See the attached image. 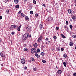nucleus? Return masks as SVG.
<instances>
[{"mask_svg":"<svg viewBox=\"0 0 76 76\" xmlns=\"http://www.w3.org/2000/svg\"><path fill=\"white\" fill-rule=\"evenodd\" d=\"M0 56L2 58H5V54L3 53L2 52H1L0 53Z\"/></svg>","mask_w":76,"mask_h":76,"instance_id":"nucleus-5","label":"nucleus"},{"mask_svg":"<svg viewBox=\"0 0 76 76\" xmlns=\"http://www.w3.org/2000/svg\"><path fill=\"white\" fill-rule=\"evenodd\" d=\"M23 50L24 51H28V49L27 48L24 49Z\"/></svg>","mask_w":76,"mask_h":76,"instance_id":"nucleus-33","label":"nucleus"},{"mask_svg":"<svg viewBox=\"0 0 76 76\" xmlns=\"http://www.w3.org/2000/svg\"><path fill=\"white\" fill-rule=\"evenodd\" d=\"M46 44H48V42H46Z\"/></svg>","mask_w":76,"mask_h":76,"instance_id":"nucleus-62","label":"nucleus"},{"mask_svg":"<svg viewBox=\"0 0 76 76\" xmlns=\"http://www.w3.org/2000/svg\"><path fill=\"white\" fill-rule=\"evenodd\" d=\"M34 71H36L37 70V68H34L33 69Z\"/></svg>","mask_w":76,"mask_h":76,"instance_id":"nucleus-39","label":"nucleus"},{"mask_svg":"<svg viewBox=\"0 0 76 76\" xmlns=\"http://www.w3.org/2000/svg\"><path fill=\"white\" fill-rule=\"evenodd\" d=\"M9 29H10V30H13V29H14V28H13V27H10L9 28Z\"/></svg>","mask_w":76,"mask_h":76,"instance_id":"nucleus-25","label":"nucleus"},{"mask_svg":"<svg viewBox=\"0 0 76 76\" xmlns=\"http://www.w3.org/2000/svg\"><path fill=\"white\" fill-rule=\"evenodd\" d=\"M31 53H32V54H34L35 53V51H36V49L35 48H33L31 49Z\"/></svg>","mask_w":76,"mask_h":76,"instance_id":"nucleus-6","label":"nucleus"},{"mask_svg":"<svg viewBox=\"0 0 76 76\" xmlns=\"http://www.w3.org/2000/svg\"><path fill=\"white\" fill-rule=\"evenodd\" d=\"M75 2H76V0H75Z\"/></svg>","mask_w":76,"mask_h":76,"instance_id":"nucleus-64","label":"nucleus"},{"mask_svg":"<svg viewBox=\"0 0 76 76\" xmlns=\"http://www.w3.org/2000/svg\"><path fill=\"white\" fill-rule=\"evenodd\" d=\"M14 1L15 4H18L19 3V0H14Z\"/></svg>","mask_w":76,"mask_h":76,"instance_id":"nucleus-11","label":"nucleus"},{"mask_svg":"<svg viewBox=\"0 0 76 76\" xmlns=\"http://www.w3.org/2000/svg\"><path fill=\"white\" fill-rule=\"evenodd\" d=\"M23 16L24 18H25L26 17V15L24 14Z\"/></svg>","mask_w":76,"mask_h":76,"instance_id":"nucleus-57","label":"nucleus"},{"mask_svg":"<svg viewBox=\"0 0 76 76\" xmlns=\"http://www.w3.org/2000/svg\"><path fill=\"white\" fill-rule=\"evenodd\" d=\"M29 34L28 33H25L23 37V40H26L27 38H28Z\"/></svg>","mask_w":76,"mask_h":76,"instance_id":"nucleus-1","label":"nucleus"},{"mask_svg":"<svg viewBox=\"0 0 76 76\" xmlns=\"http://www.w3.org/2000/svg\"><path fill=\"white\" fill-rule=\"evenodd\" d=\"M71 13H70V14H72V15H73V14H75V12H74V11H73L72 10H71Z\"/></svg>","mask_w":76,"mask_h":76,"instance_id":"nucleus-14","label":"nucleus"},{"mask_svg":"<svg viewBox=\"0 0 76 76\" xmlns=\"http://www.w3.org/2000/svg\"><path fill=\"white\" fill-rule=\"evenodd\" d=\"M33 2L34 4H37V2L35 0H33Z\"/></svg>","mask_w":76,"mask_h":76,"instance_id":"nucleus-13","label":"nucleus"},{"mask_svg":"<svg viewBox=\"0 0 76 76\" xmlns=\"http://www.w3.org/2000/svg\"><path fill=\"white\" fill-rule=\"evenodd\" d=\"M73 76H76V73H74L73 74Z\"/></svg>","mask_w":76,"mask_h":76,"instance_id":"nucleus-43","label":"nucleus"},{"mask_svg":"<svg viewBox=\"0 0 76 76\" xmlns=\"http://www.w3.org/2000/svg\"><path fill=\"white\" fill-rule=\"evenodd\" d=\"M56 69H58V67H57V66H56Z\"/></svg>","mask_w":76,"mask_h":76,"instance_id":"nucleus-60","label":"nucleus"},{"mask_svg":"<svg viewBox=\"0 0 76 76\" xmlns=\"http://www.w3.org/2000/svg\"><path fill=\"white\" fill-rule=\"evenodd\" d=\"M17 30L18 31H20V28H18L17 29Z\"/></svg>","mask_w":76,"mask_h":76,"instance_id":"nucleus-52","label":"nucleus"},{"mask_svg":"<svg viewBox=\"0 0 76 76\" xmlns=\"http://www.w3.org/2000/svg\"><path fill=\"white\" fill-rule=\"evenodd\" d=\"M21 26H22V25H20V26H19L18 27V28H19L20 29V28H21Z\"/></svg>","mask_w":76,"mask_h":76,"instance_id":"nucleus-46","label":"nucleus"},{"mask_svg":"<svg viewBox=\"0 0 76 76\" xmlns=\"http://www.w3.org/2000/svg\"><path fill=\"white\" fill-rule=\"evenodd\" d=\"M75 6L76 7V4H75Z\"/></svg>","mask_w":76,"mask_h":76,"instance_id":"nucleus-63","label":"nucleus"},{"mask_svg":"<svg viewBox=\"0 0 76 76\" xmlns=\"http://www.w3.org/2000/svg\"><path fill=\"white\" fill-rule=\"evenodd\" d=\"M25 19L26 20H29V18H28V16H26L25 17Z\"/></svg>","mask_w":76,"mask_h":76,"instance_id":"nucleus-17","label":"nucleus"},{"mask_svg":"<svg viewBox=\"0 0 76 76\" xmlns=\"http://www.w3.org/2000/svg\"><path fill=\"white\" fill-rule=\"evenodd\" d=\"M64 29H66V28L67 29H68V27H67V26L66 25L64 26Z\"/></svg>","mask_w":76,"mask_h":76,"instance_id":"nucleus-27","label":"nucleus"},{"mask_svg":"<svg viewBox=\"0 0 76 76\" xmlns=\"http://www.w3.org/2000/svg\"><path fill=\"white\" fill-rule=\"evenodd\" d=\"M2 16H0V19H2Z\"/></svg>","mask_w":76,"mask_h":76,"instance_id":"nucleus-55","label":"nucleus"},{"mask_svg":"<svg viewBox=\"0 0 76 76\" xmlns=\"http://www.w3.org/2000/svg\"><path fill=\"white\" fill-rule=\"evenodd\" d=\"M38 15L37 14H35V16L36 17H38Z\"/></svg>","mask_w":76,"mask_h":76,"instance_id":"nucleus-41","label":"nucleus"},{"mask_svg":"<svg viewBox=\"0 0 76 76\" xmlns=\"http://www.w3.org/2000/svg\"><path fill=\"white\" fill-rule=\"evenodd\" d=\"M26 28L28 31L29 32V31H31V27L29 26H27Z\"/></svg>","mask_w":76,"mask_h":76,"instance_id":"nucleus-7","label":"nucleus"},{"mask_svg":"<svg viewBox=\"0 0 76 76\" xmlns=\"http://www.w3.org/2000/svg\"><path fill=\"white\" fill-rule=\"evenodd\" d=\"M73 38H75L76 37V36L75 35H74L72 36Z\"/></svg>","mask_w":76,"mask_h":76,"instance_id":"nucleus-35","label":"nucleus"},{"mask_svg":"<svg viewBox=\"0 0 76 76\" xmlns=\"http://www.w3.org/2000/svg\"><path fill=\"white\" fill-rule=\"evenodd\" d=\"M15 7L16 8H19V5H16Z\"/></svg>","mask_w":76,"mask_h":76,"instance_id":"nucleus-26","label":"nucleus"},{"mask_svg":"<svg viewBox=\"0 0 76 76\" xmlns=\"http://www.w3.org/2000/svg\"><path fill=\"white\" fill-rule=\"evenodd\" d=\"M29 37H30V38H31V35H30Z\"/></svg>","mask_w":76,"mask_h":76,"instance_id":"nucleus-58","label":"nucleus"},{"mask_svg":"<svg viewBox=\"0 0 76 76\" xmlns=\"http://www.w3.org/2000/svg\"><path fill=\"white\" fill-rule=\"evenodd\" d=\"M45 41H48V38H46L45 39Z\"/></svg>","mask_w":76,"mask_h":76,"instance_id":"nucleus-47","label":"nucleus"},{"mask_svg":"<svg viewBox=\"0 0 76 76\" xmlns=\"http://www.w3.org/2000/svg\"><path fill=\"white\" fill-rule=\"evenodd\" d=\"M31 60H32V61H35V59H34V58L31 57Z\"/></svg>","mask_w":76,"mask_h":76,"instance_id":"nucleus-22","label":"nucleus"},{"mask_svg":"<svg viewBox=\"0 0 76 76\" xmlns=\"http://www.w3.org/2000/svg\"><path fill=\"white\" fill-rule=\"evenodd\" d=\"M1 66H3V64H1Z\"/></svg>","mask_w":76,"mask_h":76,"instance_id":"nucleus-59","label":"nucleus"},{"mask_svg":"<svg viewBox=\"0 0 76 76\" xmlns=\"http://www.w3.org/2000/svg\"><path fill=\"white\" fill-rule=\"evenodd\" d=\"M53 19V17H49L46 19V20H47L48 22H50L52 21V19Z\"/></svg>","mask_w":76,"mask_h":76,"instance_id":"nucleus-3","label":"nucleus"},{"mask_svg":"<svg viewBox=\"0 0 76 76\" xmlns=\"http://www.w3.org/2000/svg\"><path fill=\"white\" fill-rule=\"evenodd\" d=\"M75 50H76V46H75Z\"/></svg>","mask_w":76,"mask_h":76,"instance_id":"nucleus-61","label":"nucleus"},{"mask_svg":"<svg viewBox=\"0 0 76 76\" xmlns=\"http://www.w3.org/2000/svg\"><path fill=\"white\" fill-rule=\"evenodd\" d=\"M57 50L58 51H60V48H57Z\"/></svg>","mask_w":76,"mask_h":76,"instance_id":"nucleus-34","label":"nucleus"},{"mask_svg":"<svg viewBox=\"0 0 76 76\" xmlns=\"http://www.w3.org/2000/svg\"><path fill=\"white\" fill-rule=\"evenodd\" d=\"M24 69H25V70H26V69H27V67L26 66H25L24 67Z\"/></svg>","mask_w":76,"mask_h":76,"instance_id":"nucleus-53","label":"nucleus"},{"mask_svg":"<svg viewBox=\"0 0 76 76\" xmlns=\"http://www.w3.org/2000/svg\"><path fill=\"white\" fill-rule=\"evenodd\" d=\"M61 37L64 38H66V36H64L63 34H61Z\"/></svg>","mask_w":76,"mask_h":76,"instance_id":"nucleus-23","label":"nucleus"},{"mask_svg":"<svg viewBox=\"0 0 76 76\" xmlns=\"http://www.w3.org/2000/svg\"><path fill=\"white\" fill-rule=\"evenodd\" d=\"M14 25H12L11 26V28H14Z\"/></svg>","mask_w":76,"mask_h":76,"instance_id":"nucleus-44","label":"nucleus"},{"mask_svg":"<svg viewBox=\"0 0 76 76\" xmlns=\"http://www.w3.org/2000/svg\"><path fill=\"white\" fill-rule=\"evenodd\" d=\"M28 62H29L30 63H31V61L30 60H29L28 61Z\"/></svg>","mask_w":76,"mask_h":76,"instance_id":"nucleus-54","label":"nucleus"},{"mask_svg":"<svg viewBox=\"0 0 76 76\" xmlns=\"http://www.w3.org/2000/svg\"><path fill=\"white\" fill-rule=\"evenodd\" d=\"M61 51H63L64 50V49L63 48H61Z\"/></svg>","mask_w":76,"mask_h":76,"instance_id":"nucleus-48","label":"nucleus"},{"mask_svg":"<svg viewBox=\"0 0 76 76\" xmlns=\"http://www.w3.org/2000/svg\"><path fill=\"white\" fill-rule=\"evenodd\" d=\"M38 53V52L37 50H36L35 52V55L37 54Z\"/></svg>","mask_w":76,"mask_h":76,"instance_id":"nucleus-38","label":"nucleus"},{"mask_svg":"<svg viewBox=\"0 0 76 76\" xmlns=\"http://www.w3.org/2000/svg\"><path fill=\"white\" fill-rule=\"evenodd\" d=\"M71 10H72L70 9H68V12L69 13V14L71 13Z\"/></svg>","mask_w":76,"mask_h":76,"instance_id":"nucleus-15","label":"nucleus"},{"mask_svg":"<svg viewBox=\"0 0 76 76\" xmlns=\"http://www.w3.org/2000/svg\"><path fill=\"white\" fill-rule=\"evenodd\" d=\"M41 24H40L39 25V28L40 30H42V28H43V22H41Z\"/></svg>","mask_w":76,"mask_h":76,"instance_id":"nucleus-4","label":"nucleus"},{"mask_svg":"<svg viewBox=\"0 0 76 76\" xmlns=\"http://www.w3.org/2000/svg\"><path fill=\"white\" fill-rule=\"evenodd\" d=\"M21 12H22V11H21V10H20L18 12V13H19L20 14V13H21Z\"/></svg>","mask_w":76,"mask_h":76,"instance_id":"nucleus-50","label":"nucleus"},{"mask_svg":"<svg viewBox=\"0 0 76 76\" xmlns=\"http://www.w3.org/2000/svg\"><path fill=\"white\" fill-rule=\"evenodd\" d=\"M63 57L65 58H66V57H67V55L66 54H64V55H63Z\"/></svg>","mask_w":76,"mask_h":76,"instance_id":"nucleus-21","label":"nucleus"},{"mask_svg":"<svg viewBox=\"0 0 76 76\" xmlns=\"http://www.w3.org/2000/svg\"><path fill=\"white\" fill-rule=\"evenodd\" d=\"M42 62H43V63H46V61H45V60H42Z\"/></svg>","mask_w":76,"mask_h":76,"instance_id":"nucleus-30","label":"nucleus"},{"mask_svg":"<svg viewBox=\"0 0 76 76\" xmlns=\"http://www.w3.org/2000/svg\"><path fill=\"white\" fill-rule=\"evenodd\" d=\"M37 51L38 53H39L40 52V50L39 49V48L37 49Z\"/></svg>","mask_w":76,"mask_h":76,"instance_id":"nucleus-36","label":"nucleus"},{"mask_svg":"<svg viewBox=\"0 0 76 76\" xmlns=\"http://www.w3.org/2000/svg\"><path fill=\"white\" fill-rule=\"evenodd\" d=\"M43 37L42 36H40V37L38 39L37 41L38 42H40L42 40Z\"/></svg>","mask_w":76,"mask_h":76,"instance_id":"nucleus-2","label":"nucleus"},{"mask_svg":"<svg viewBox=\"0 0 76 76\" xmlns=\"http://www.w3.org/2000/svg\"><path fill=\"white\" fill-rule=\"evenodd\" d=\"M35 56L36 57H37V58H39V55L38 54L35 55Z\"/></svg>","mask_w":76,"mask_h":76,"instance_id":"nucleus-19","label":"nucleus"},{"mask_svg":"<svg viewBox=\"0 0 76 76\" xmlns=\"http://www.w3.org/2000/svg\"><path fill=\"white\" fill-rule=\"evenodd\" d=\"M42 6H44V7H46V6H45V4H43L42 5Z\"/></svg>","mask_w":76,"mask_h":76,"instance_id":"nucleus-51","label":"nucleus"},{"mask_svg":"<svg viewBox=\"0 0 76 76\" xmlns=\"http://www.w3.org/2000/svg\"><path fill=\"white\" fill-rule=\"evenodd\" d=\"M63 64L64 66V67H66V63L65 62H63Z\"/></svg>","mask_w":76,"mask_h":76,"instance_id":"nucleus-18","label":"nucleus"},{"mask_svg":"<svg viewBox=\"0 0 76 76\" xmlns=\"http://www.w3.org/2000/svg\"><path fill=\"white\" fill-rule=\"evenodd\" d=\"M24 47H27V46L26 45L24 44Z\"/></svg>","mask_w":76,"mask_h":76,"instance_id":"nucleus-45","label":"nucleus"},{"mask_svg":"<svg viewBox=\"0 0 76 76\" xmlns=\"http://www.w3.org/2000/svg\"><path fill=\"white\" fill-rule=\"evenodd\" d=\"M56 30H58V29H59V27H56Z\"/></svg>","mask_w":76,"mask_h":76,"instance_id":"nucleus-37","label":"nucleus"},{"mask_svg":"<svg viewBox=\"0 0 76 76\" xmlns=\"http://www.w3.org/2000/svg\"><path fill=\"white\" fill-rule=\"evenodd\" d=\"M27 0H23L24 1V2L25 3H26V1H27Z\"/></svg>","mask_w":76,"mask_h":76,"instance_id":"nucleus-56","label":"nucleus"},{"mask_svg":"<svg viewBox=\"0 0 76 76\" xmlns=\"http://www.w3.org/2000/svg\"><path fill=\"white\" fill-rule=\"evenodd\" d=\"M53 38H54V39H57V37H56V36H54L53 37Z\"/></svg>","mask_w":76,"mask_h":76,"instance_id":"nucleus-28","label":"nucleus"},{"mask_svg":"<svg viewBox=\"0 0 76 76\" xmlns=\"http://www.w3.org/2000/svg\"><path fill=\"white\" fill-rule=\"evenodd\" d=\"M21 62L22 64H25V62H26V60H25V59L22 58L21 60Z\"/></svg>","mask_w":76,"mask_h":76,"instance_id":"nucleus-8","label":"nucleus"},{"mask_svg":"<svg viewBox=\"0 0 76 76\" xmlns=\"http://www.w3.org/2000/svg\"><path fill=\"white\" fill-rule=\"evenodd\" d=\"M14 28L15 29H17L18 28V26L17 25H14Z\"/></svg>","mask_w":76,"mask_h":76,"instance_id":"nucleus-12","label":"nucleus"},{"mask_svg":"<svg viewBox=\"0 0 76 76\" xmlns=\"http://www.w3.org/2000/svg\"><path fill=\"white\" fill-rule=\"evenodd\" d=\"M72 19L74 20H76V16H73L72 17Z\"/></svg>","mask_w":76,"mask_h":76,"instance_id":"nucleus-16","label":"nucleus"},{"mask_svg":"<svg viewBox=\"0 0 76 76\" xmlns=\"http://www.w3.org/2000/svg\"><path fill=\"white\" fill-rule=\"evenodd\" d=\"M24 15V14L22 13H21V16H23Z\"/></svg>","mask_w":76,"mask_h":76,"instance_id":"nucleus-49","label":"nucleus"},{"mask_svg":"<svg viewBox=\"0 0 76 76\" xmlns=\"http://www.w3.org/2000/svg\"><path fill=\"white\" fill-rule=\"evenodd\" d=\"M62 72L61 71V70H59L58 71V75H60L61 74Z\"/></svg>","mask_w":76,"mask_h":76,"instance_id":"nucleus-10","label":"nucleus"},{"mask_svg":"<svg viewBox=\"0 0 76 76\" xmlns=\"http://www.w3.org/2000/svg\"><path fill=\"white\" fill-rule=\"evenodd\" d=\"M15 32L13 31L12 32V33H11V34L12 35H14V34H15Z\"/></svg>","mask_w":76,"mask_h":76,"instance_id":"nucleus-42","label":"nucleus"},{"mask_svg":"<svg viewBox=\"0 0 76 76\" xmlns=\"http://www.w3.org/2000/svg\"><path fill=\"white\" fill-rule=\"evenodd\" d=\"M69 45L70 46H72L73 45V43L71 42L69 43Z\"/></svg>","mask_w":76,"mask_h":76,"instance_id":"nucleus-20","label":"nucleus"},{"mask_svg":"<svg viewBox=\"0 0 76 76\" xmlns=\"http://www.w3.org/2000/svg\"><path fill=\"white\" fill-rule=\"evenodd\" d=\"M33 46L35 47V48H37V46H38V45L37 44V43H35L33 44Z\"/></svg>","mask_w":76,"mask_h":76,"instance_id":"nucleus-9","label":"nucleus"},{"mask_svg":"<svg viewBox=\"0 0 76 76\" xmlns=\"http://www.w3.org/2000/svg\"><path fill=\"white\" fill-rule=\"evenodd\" d=\"M44 54H45V53H44V52H42L41 53V55L42 56H44Z\"/></svg>","mask_w":76,"mask_h":76,"instance_id":"nucleus-29","label":"nucleus"},{"mask_svg":"<svg viewBox=\"0 0 76 76\" xmlns=\"http://www.w3.org/2000/svg\"><path fill=\"white\" fill-rule=\"evenodd\" d=\"M30 13L31 15H33V13H34V12H33L32 11H30Z\"/></svg>","mask_w":76,"mask_h":76,"instance_id":"nucleus-31","label":"nucleus"},{"mask_svg":"<svg viewBox=\"0 0 76 76\" xmlns=\"http://www.w3.org/2000/svg\"><path fill=\"white\" fill-rule=\"evenodd\" d=\"M69 27H70V29H72V28H73V26H72V25L70 24L69 25Z\"/></svg>","mask_w":76,"mask_h":76,"instance_id":"nucleus-24","label":"nucleus"},{"mask_svg":"<svg viewBox=\"0 0 76 76\" xmlns=\"http://www.w3.org/2000/svg\"><path fill=\"white\" fill-rule=\"evenodd\" d=\"M6 12L7 13V14H8V13H9V10H7L6 11Z\"/></svg>","mask_w":76,"mask_h":76,"instance_id":"nucleus-40","label":"nucleus"},{"mask_svg":"<svg viewBox=\"0 0 76 76\" xmlns=\"http://www.w3.org/2000/svg\"><path fill=\"white\" fill-rule=\"evenodd\" d=\"M66 25H69V22H68V21H67V20H66Z\"/></svg>","mask_w":76,"mask_h":76,"instance_id":"nucleus-32","label":"nucleus"}]
</instances>
